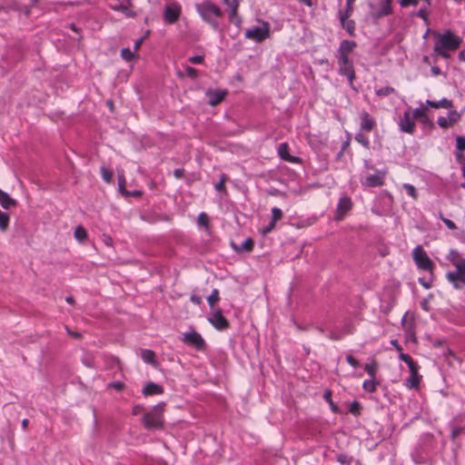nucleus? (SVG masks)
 I'll return each mask as SVG.
<instances>
[{"mask_svg": "<svg viewBox=\"0 0 465 465\" xmlns=\"http://www.w3.org/2000/svg\"><path fill=\"white\" fill-rule=\"evenodd\" d=\"M447 259L456 268V271L446 273L447 280L455 289L463 288L465 286V259L455 249L450 251Z\"/></svg>", "mask_w": 465, "mask_h": 465, "instance_id": "1", "label": "nucleus"}, {"mask_svg": "<svg viewBox=\"0 0 465 465\" xmlns=\"http://www.w3.org/2000/svg\"><path fill=\"white\" fill-rule=\"evenodd\" d=\"M195 8L204 22L208 23L214 30L219 28V24L215 20V17H221L223 11L218 5H214L210 0H205L196 4Z\"/></svg>", "mask_w": 465, "mask_h": 465, "instance_id": "2", "label": "nucleus"}, {"mask_svg": "<svg viewBox=\"0 0 465 465\" xmlns=\"http://www.w3.org/2000/svg\"><path fill=\"white\" fill-rule=\"evenodd\" d=\"M164 402H160L145 413L143 417V424L147 430H158L163 425Z\"/></svg>", "mask_w": 465, "mask_h": 465, "instance_id": "3", "label": "nucleus"}, {"mask_svg": "<svg viewBox=\"0 0 465 465\" xmlns=\"http://www.w3.org/2000/svg\"><path fill=\"white\" fill-rule=\"evenodd\" d=\"M461 42L462 39L460 36L455 35L450 31H447L439 35L434 46H436V50L439 51L440 48L455 51L460 48Z\"/></svg>", "mask_w": 465, "mask_h": 465, "instance_id": "4", "label": "nucleus"}, {"mask_svg": "<svg viewBox=\"0 0 465 465\" xmlns=\"http://www.w3.org/2000/svg\"><path fill=\"white\" fill-rule=\"evenodd\" d=\"M412 257L419 269L432 272L434 263L423 250L422 246L418 245L413 249Z\"/></svg>", "mask_w": 465, "mask_h": 465, "instance_id": "5", "label": "nucleus"}, {"mask_svg": "<svg viewBox=\"0 0 465 465\" xmlns=\"http://www.w3.org/2000/svg\"><path fill=\"white\" fill-rule=\"evenodd\" d=\"M270 36V27L268 23H263L262 26H254L245 32V38L252 39L261 43Z\"/></svg>", "mask_w": 465, "mask_h": 465, "instance_id": "6", "label": "nucleus"}, {"mask_svg": "<svg viewBox=\"0 0 465 465\" xmlns=\"http://www.w3.org/2000/svg\"><path fill=\"white\" fill-rule=\"evenodd\" d=\"M182 341L196 349L199 351H203L206 349V343L203 338L196 331H193L190 332H185Z\"/></svg>", "mask_w": 465, "mask_h": 465, "instance_id": "7", "label": "nucleus"}, {"mask_svg": "<svg viewBox=\"0 0 465 465\" xmlns=\"http://www.w3.org/2000/svg\"><path fill=\"white\" fill-rule=\"evenodd\" d=\"M182 13V7L178 3H172L166 5L163 9V20L168 25H173L177 22Z\"/></svg>", "mask_w": 465, "mask_h": 465, "instance_id": "8", "label": "nucleus"}, {"mask_svg": "<svg viewBox=\"0 0 465 465\" xmlns=\"http://www.w3.org/2000/svg\"><path fill=\"white\" fill-rule=\"evenodd\" d=\"M398 125L400 131L402 133L412 134L415 132L416 124L414 119L411 115L410 109L406 110L403 113V115L400 117Z\"/></svg>", "mask_w": 465, "mask_h": 465, "instance_id": "9", "label": "nucleus"}, {"mask_svg": "<svg viewBox=\"0 0 465 465\" xmlns=\"http://www.w3.org/2000/svg\"><path fill=\"white\" fill-rule=\"evenodd\" d=\"M386 171L378 170L372 174H369L361 182L363 186L366 187H379L384 184Z\"/></svg>", "mask_w": 465, "mask_h": 465, "instance_id": "10", "label": "nucleus"}, {"mask_svg": "<svg viewBox=\"0 0 465 465\" xmlns=\"http://www.w3.org/2000/svg\"><path fill=\"white\" fill-rule=\"evenodd\" d=\"M208 321L218 331H223L229 328V322L223 317L221 309H217L212 312L208 317Z\"/></svg>", "mask_w": 465, "mask_h": 465, "instance_id": "11", "label": "nucleus"}, {"mask_svg": "<svg viewBox=\"0 0 465 465\" xmlns=\"http://www.w3.org/2000/svg\"><path fill=\"white\" fill-rule=\"evenodd\" d=\"M339 73L341 75H344L348 78L350 85H352L353 80L355 79V71L353 68L352 62L350 59L345 61L338 60Z\"/></svg>", "mask_w": 465, "mask_h": 465, "instance_id": "12", "label": "nucleus"}, {"mask_svg": "<svg viewBox=\"0 0 465 465\" xmlns=\"http://www.w3.org/2000/svg\"><path fill=\"white\" fill-rule=\"evenodd\" d=\"M356 43L351 40H342L338 48V60L345 61L349 59V54L356 47Z\"/></svg>", "mask_w": 465, "mask_h": 465, "instance_id": "13", "label": "nucleus"}, {"mask_svg": "<svg viewBox=\"0 0 465 465\" xmlns=\"http://www.w3.org/2000/svg\"><path fill=\"white\" fill-rule=\"evenodd\" d=\"M360 120V130L361 132L370 133L376 125L375 119L367 111L361 112Z\"/></svg>", "mask_w": 465, "mask_h": 465, "instance_id": "14", "label": "nucleus"}, {"mask_svg": "<svg viewBox=\"0 0 465 465\" xmlns=\"http://www.w3.org/2000/svg\"><path fill=\"white\" fill-rule=\"evenodd\" d=\"M392 0H381V5L377 10L371 12V15L375 19H380L387 16L392 13L391 7Z\"/></svg>", "mask_w": 465, "mask_h": 465, "instance_id": "15", "label": "nucleus"}, {"mask_svg": "<svg viewBox=\"0 0 465 465\" xmlns=\"http://www.w3.org/2000/svg\"><path fill=\"white\" fill-rule=\"evenodd\" d=\"M227 94L226 91L223 90H211L206 91V96L208 97V104L212 106H215L220 104Z\"/></svg>", "mask_w": 465, "mask_h": 465, "instance_id": "16", "label": "nucleus"}, {"mask_svg": "<svg viewBox=\"0 0 465 465\" xmlns=\"http://www.w3.org/2000/svg\"><path fill=\"white\" fill-rule=\"evenodd\" d=\"M278 154L281 159H282L286 162L293 163L300 162L299 157L292 156L289 153V145L286 143H280V145L278 147Z\"/></svg>", "mask_w": 465, "mask_h": 465, "instance_id": "17", "label": "nucleus"}, {"mask_svg": "<svg viewBox=\"0 0 465 465\" xmlns=\"http://www.w3.org/2000/svg\"><path fill=\"white\" fill-rule=\"evenodd\" d=\"M352 203L351 200L348 196H342L340 198L338 205H337V212H338V219H341L343 215L351 209Z\"/></svg>", "mask_w": 465, "mask_h": 465, "instance_id": "18", "label": "nucleus"}, {"mask_svg": "<svg viewBox=\"0 0 465 465\" xmlns=\"http://www.w3.org/2000/svg\"><path fill=\"white\" fill-rule=\"evenodd\" d=\"M142 392L144 396L160 395L163 393V388L157 383L149 381L143 386Z\"/></svg>", "mask_w": 465, "mask_h": 465, "instance_id": "19", "label": "nucleus"}, {"mask_svg": "<svg viewBox=\"0 0 465 465\" xmlns=\"http://www.w3.org/2000/svg\"><path fill=\"white\" fill-rule=\"evenodd\" d=\"M425 104L427 106L435 108V109H439V108L451 109L453 107L452 101L449 100L447 98H442L440 101L427 100Z\"/></svg>", "mask_w": 465, "mask_h": 465, "instance_id": "20", "label": "nucleus"}, {"mask_svg": "<svg viewBox=\"0 0 465 465\" xmlns=\"http://www.w3.org/2000/svg\"><path fill=\"white\" fill-rule=\"evenodd\" d=\"M17 202L11 198L9 194L0 189V205L4 209H9L11 207L16 206Z\"/></svg>", "mask_w": 465, "mask_h": 465, "instance_id": "21", "label": "nucleus"}, {"mask_svg": "<svg viewBox=\"0 0 465 465\" xmlns=\"http://www.w3.org/2000/svg\"><path fill=\"white\" fill-rule=\"evenodd\" d=\"M232 247L238 252H251L254 247V242L252 238H247L241 245L232 242Z\"/></svg>", "mask_w": 465, "mask_h": 465, "instance_id": "22", "label": "nucleus"}, {"mask_svg": "<svg viewBox=\"0 0 465 465\" xmlns=\"http://www.w3.org/2000/svg\"><path fill=\"white\" fill-rule=\"evenodd\" d=\"M338 17L342 28L345 29L350 35H354L355 22L353 20H349V17L343 18V15H338Z\"/></svg>", "mask_w": 465, "mask_h": 465, "instance_id": "23", "label": "nucleus"}, {"mask_svg": "<svg viewBox=\"0 0 465 465\" xmlns=\"http://www.w3.org/2000/svg\"><path fill=\"white\" fill-rule=\"evenodd\" d=\"M399 359L408 365L410 372H417V371L419 370V365L413 361L411 355L401 352L399 355Z\"/></svg>", "mask_w": 465, "mask_h": 465, "instance_id": "24", "label": "nucleus"}, {"mask_svg": "<svg viewBox=\"0 0 465 465\" xmlns=\"http://www.w3.org/2000/svg\"><path fill=\"white\" fill-rule=\"evenodd\" d=\"M420 381V376L417 372H411L410 376L406 379V386L410 389L418 388Z\"/></svg>", "mask_w": 465, "mask_h": 465, "instance_id": "25", "label": "nucleus"}, {"mask_svg": "<svg viewBox=\"0 0 465 465\" xmlns=\"http://www.w3.org/2000/svg\"><path fill=\"white\" fill-rule=\"evenodd\" d=\"M140 356L145 363L155 365V354L153 351L143 349L141 351Z\"/></svg>", "mask_w": 465, "mask_h": 465, "instance_id": "26", "label": "nucleus"}, {"mask_svg": "<svg viewBox=\"0 0 465 465\" xmlns=\"http://www.w3.org/2000/svg\"><path fill=\"white\" fill-rule=\"evenodd\" d=\"M356 0H346L345 7L338 11V15H343L344 17H350L353 13V4Z\"/></svg>", "mask_w": 465, "mask_h": 465, "instance_id": "27", "label": "nucleus"}, {"mask_svg": "<svg viewBox=\"0 0 465 465\" xmlns=\"http://www.w3.org/2000/svg\"><path fill=\"white\" fill-rule=\"evenodd\" d=\"M377 385L378 382L375 381V378H371L363 381L362 388L365 391L374 392L377 389Z\"/></svg>", "mask_w": 465, "mask_h": 465, "instance_id": "28", "label": "nucleus"}, {"mask_svg": "<svg viewBox=\"0 0 465 465\" xmlns=\"http://www.w3.org/2000/svg\"><path fill=\"white\" fill-rule=\"evenodd\" d=\"M355 140L366 149L370 148V140L361 130L355 134Z\"/></svg>", "mask_w": 465, "mask_h": 465, "instance_id": "29", "label": "nucleus"}, {"mask_svg": "<svg viewBox=\"0 0 465 465\" xmlns=\"http://www.w3.org/2000/svg\"><path fill=\"white\" fill-rule=\"evenodd\" d=\"M10 217L7 213L0 211V230L5 232L9 225Z\"/></svg>", "mask_w": 465, "mask_h": 465, "instance_id": "30", "label": "nucleus"}, {"mask_svg": "<svg viewBox=\"0 0 465 465\" xmlns=\"http://www.w3.org/2000/svg\"><path fill=\"white\" fill-rule=\"evenodd\" d=\"M323 399L329 403L331 410L334 413H338L339 412L338 406L331 400V391L328 390V391H324Z\"/></svg>", "mask_w": 465, "mask_h": 465, "instance_id": "31", "label": "nucleus"}, {"mask_svg": "<svg viewBox=\"0 0 465 465\" xmlns=\"http://www.w3.org/2000/svg\"><path fill=\"white\" fill-rule=\"evenodd\" d=\"M74 235L75 239L78 240L79 242H84L87 238L86 230L81 225L75 228Z\"/></svg>", "mask_w": 465, "mask_h": 465, "instance_id": "32", "label": "nucleus"}, {"mask_svg": "<svg viewBox=\"0 0 465 465\" xmlns=\"http://www.w3.org/2000/svg\"><path fill=\"white\" fill-rule=\"evenodd\" d=\"M117 176H118L119 191L124 195V192L126 191V189H125L126 179H125V176H124V170L118 171Z\"/></svg>", "mask_w": 465, "mask_h": 465, "instance_id": "33", "label": "nucleus"}, {"mask_svg": "<svg viewBox=\"0 0 465 465\" xmlns=\"http://www.w3.org/2000/svg\"><path fill=\"white\" fill-rule=\"evenodd\" d=\"M396 90L393 87L391 86H385L381 87L380 89H377L375 91L376 95L380 97L388 96L390 94H395Z\"/></svg>", "mask_w": 465, "mask_h": 465, "instance_id": "34", "label": "nucleus"}, {"mask_svg": "<svg viewBox=\"0 0 465 465\" xmlns=\"http://www.w3.org/2000/svg\"><path fill=\"white\" fill-rule=\"evenodd\" d=\"M239 6V0H234V4L232 6V9L230 10L229 18L231 22L238 24L240 23V19L237 17V11Z\"/></svg>", "mask_w": 465, "mask_h": 465, "instance_id": "35", "label": "nucleus"}, {"mask_svg": "<svg viewBox=\"0 0 465 465\" xmlns=\"http://www.w3.org/2000/svg\"><path fill=\"white\" fill-rule=\"evenodd\" d=\"M426 111H427V109L425 107H423V106L416 108V109L413 110L411 117L414 120L415 119H420V118H425V120H428V116L426 114Z\"/></svg>", "mask_w": 465, "mask_h": 465, "instance_id": "36", "label": "nucleus"}, {"mask_svg": "<svg viewBox=\"0 0 465 465\" xmlns=\"http://www.w3.org/2000/svg\"><path fill=\"white\" fill-rule=\"evenodd\" d=\"M219 291L218 289H213L211 294L207 297V302L210 307H213L214 304L219 301Z\"/></svg>", "mask_w": 465, "mask_h": 465, "instance_id": "37", "label": "nucleus"}, {"mask_svg": "<svg viewBox=\"0 0 465 465\" xmlns=\"http://www.w3.org/2000/svg\"><path fill=\"white\" fill-rule=\"evenodd\" d=\"M461 434H465V425L451 427L450 436L453 440Z\"/></svg>", "mask_w": 465, "mask_h": 465, "instance_id": "38", "label": "nucleus"}, {"mask_svg": "<svg viewBox=\"0 0 465 465\" xmlns=\"http://www.w3.org/2000/svg\"><path fill=\"white\" fill-rule=\"evenodd\" d=\"M283 217L282 211L278 207H272V219L271 221L274 222L275 223L280 221Z\"/></svg>", "mask_w": 465, "mask_h": 465, "instance_id": "39", "label": "nucleus"}, {"mask_svg": "<svg viewBox=\"0 0 465 465\" xmlns=\"http://www.w3.org/2000/svg\"><path fill=\"white\" fill-rule=\"evenodd\" d=\"M402 186L405 189L408 195H410L412 199L416 200L418 198L416 188L412 184L404 183Z\"/></svg>", "mask_w": 465, "mask_h": 465, "instance_id": "40", "label": "nucleus"}, {"mask_svg": "<svg viewBox=\"0 0 465 465\" xmlns=\"http://www.w3.org/2000/svg\"><path fill=\"white\" fill-rule=\"evenodd\" d=\"M416 15L421 18L424 21L425 25H429V11L427 7L420 8L416 13Z\"/></svg>", "mask_w": 465, "mask_h": 465, "instance_id": "41", "label": "nucleus"}, {"mask_svg": "<svg viewBox=\"0 0 465 465\" xmlns=\"http://www.w3.org/2000/svg\"><path fill=\"white\" fill-rule=\"evenodd\" d=\"M134 51L129 48H123L121 50V57L125 61H131L134 57Z\"/></svg>", "mask_w": 465, "mask_h": 465, "instance_id": "42", "label": "nucleus"}, {"mask_svg": "<svg viewBox=\"0 0 465 465\" xmlns=\"http://www.w3.org/2000/svg\"><path fill=\"white\" fill-rule=\"evenodd\" d=\"M448 118H449V121L450 123L452 124H456L458 121H460V114L458 113L457 111L453 110V111H450L448 113Z\"/></svg>", "mask_w": 465, "mask_h": 465, "instance_id": "43", "label": "nucleus"}, {"mask_svg": "<svg viewBox=\"0 0 465 465\" xmlns=\"http://www.w3.org/2000/svg\"><path fill=\"white\" fill-rule=\"evenodd\" d=\"M226 180H227L226 174L223 173L220 176V181L215 184V190L218 191V192L225 191L224 183H225Z\"/></svg>", "mask_w": 465, "mask_h": 465, "instance_id": "44", "label": "nucleus"}, {"mask_svg": "<svg viewBox=\"0 0 465 465\" xmlns=\"http://www.w3.org/2000/svg\"><path fill=\"white\" fill-rule=\"evenodd\" d=\"M101 174L104 182L110 183L113 178V173L105 167H101Z\"/></svg>", "mask_w": 465, "mask_h": 465, "instance_id": "45", "label": "nucleus"}, {"mask_svg": "<svg viewBox=\"0 0 465 465\" xmlns=\"http://www.w3.org/2000/svg\"><path fill=\"white\" fill-rule=\"evenodd\" d=\"M364 370H365V371L368 373V375L371 378H375V374H376V371H377V365H376V363L366 364L365 367H364Z\"/></svg>", "mask_w": 465, "mask_h": 465, "instance_id": "46", "label": "nucleus"}, {"mask_svg": "<svg viewBox=\"0 0 465 465\" xmlns=\"http://www.w3.org/2000/svg\"><path fill=\"white\" fill-rule=\"evenodd\" d=\"M440 219L444 223V224L450 229V230H455L457 229V226L454 222L451 220L445 218L442 214V213H440Z\"/></svg>", "mask_w": 465, "mask_h": 465, "instance_id": "47", "label": "nucleus"}, {"mask_svg": "<svg viewBox=\"0 0 465 465\" xmlns=\"http://www.w3.org/2000/svg\"><path fill=\"white\" fill-rule=\"evenodd\" d=\"M456 148L458 151H465V136H457L456 138Z\"/></svg>", "mask_w": 465, "mask_h": 465, "instance_id": "48", "label": "nucleus"}, {"mask_svg": "<svg viewBox=\"0 0 465 465\" xmlns=\"http://www.w3.org/2000/svg\"><path fill=\"white\" fill-rule=\"evenodd\" d=\"M449 51L450 50L444 49V48H440V51L436 50V46H434V48H433V53L435 55H440L445 59H448L450 57Z\"/></svg>", "mask_w": 465, "mask_h": 465, "instance_id": "49", "label": "nucleus"}, {"mask_svg": "<svg viewBox=\"0 0 465 465\" xmlns=\"http://www.w3.org/2000/svg\"><path fill=\"white\" fill-rule=\"evenodd\" d=\"M185 73H186V75L188 77H190L191 79H196L198 77V71L193 67L186 66Z\"/></svg>", "mask_w": 465, "mask_h": 465, "instance_id": "50", "label": "nucleus"}, {"mask_svg": "<svg viewBox=\"0 0 465 465\" xmlns=\"http://www.w3.org/2000/svg\"><path fill=\"white\" fill-rule=\"evenodd\" d=\"M351 460H352V459H351V457H349L348 455H346V454H341V455H339V456H338V458H337V460H338L341 464H342V465H350V464H351Z\"/></svg>", "mask_w": 465, "mask_h": 465, "instance_id": "51", "label": "nucleus"}, {"mask_svg": "<svg viewBox=\"0 0 465 465\" xmlns=\"http://www.w3.org/2000/svg\"><path fill=\"white\" fill-rule=\"evenodd\" d=\"M350 412L353 415H360L361 405L358 401H353L349 409Z\"/></svg>", "mask_w": 465, "mask_h": 465, "instance_id": "52", "label": "nucleus"}, {"mask_svg": "<svg viewBox=\"0 0 465 465\" xmlns=\"http://www.w3.org/2000/svg\"><path fill=\"white\" fill-rule=\"evenodd\" d=\"M198 223L200 225H203V226H207L208 223H209V218L207 216V214L205 213H201L199 215H198Z\"/></svg>", "mask_w": 465, "mask_h": 465, "instance_id": "53", "label": "nucleus"}, {"mask_svg": "<svg viewBox=\"0 0 465 465\" xmlns=\"http://www.w3.org/2000/svg\"><path fill=\"white\" fill-rule=\"evenodd\" d=\"M344 335H345V332H339V331H331L329 333V338L332 341H339V340L342 339Z\"/></svg>", "mask_w": 465, "mask_h": 465, "instance_id": "54", "label": "nucleus"}, {"mask_svg": "<svg viewBox=\"0 0 465 465\" xmlns=\"http://www.w3.org/2000/svg\"><path fill=\"white\" fill-rule=\"evenodd\" d=\"M437 124L441 127V128H447L449 126L451 125V124L450 123L449 121V118H446V117H443V116H440L438 118L437 120Z\"/></svg>", "mask_w": 465, "mask_h": 465, "instance_id": "55", "label": "nucleus"}, {"mask_svg": "<svg viewBox=\"0 0 465 465\" xmlns=\"http://www.w3.org/2000/svg\"><path fill=\"white\" fill-rule=\"evenodd\" d=\"M275 224L276 223L274 222L271 221L267 226H265L264 228H262L261 230V233L262 235L268 234L269 232H271L275 228Z\"/></svg>", "mask_w": 465, "mask_h": 465, "instance_id": "56", "label": "nucleus"}, {"mask_svg": "<svg viewBox=\"0 0 465 465\" xmlns=\"http://www.w3.org/2000/svg\"><path fill=\"white\" fill-rule=\"evenodd\" d=\"M115 9L123 12L126 16H129V17L134 16V13L132 11H129L128 7L124 5H120Z\"/></svg>", "mask_w": 465, "mask_h": 465, "instance_id": "57", "label": "nucleus"}, {"mask_svg": "<svg viewBox=\"0 0 465 465\" xmlns=\"http://www.w3.org/2000/svg\"><path fill=\"white\" fill-rule=\"evenodd\" d=\"M188 61L192 64H203L204 61L203 55H193L188 58Z\"/></svg>", "mask_w": 465, "mask_h": 465, "instance_id": "58", "label": "nucleus"}, {"mask_svg": "<svg viewBox=\"0 0 465 465\" xmlns=\"http://www.w3.org/2000/svg\"><path fill=\"white\" fill-rule=\"evenodd\" d=\"M346 361L353 368H357L359 366L358 361L351 354L346 356Z\"/></svg>", "mask_w": 465, "mask_h": 465, "instance_id": "59", "label": "nucleus"}, {"mask_svg": "<svg viewBox=\"0 0 465 465\" xmlns=\"http://www.w3.org/2000/svg\"><path fill=\"white\" fill-rule=\"evenodd\" d=\"M419 3V0H400V5L402 7H406L409 5L416 6Z\"/></svg>", "mask_w": 465, "mask_h": 465, "instance_id": "60", "label": "nucleus"}, {"mask_svg": "<svg viewBox=\"0 0 465 465\" xmlns=\"http://www.w3.org/2000/svg\"><path fill=\"white\" fill-rule=\"evenodd\" d=\"M108 386L110 388H113V389L120 391H122L124 389V384L123 382H121V381H113V382L109 383Z\"/></svg>", "mask_w": 465, "mask_h": 465, "instance_id": "61", "label": "nucleus"}, {"mask_svg": "<svg viewBox=\"0 0 465 465\" xmlns=\"http://www.w3.org/2000/svg\"><path fill=\"white\" fill-rule=\"evenodd\" d=\"M124 195L128 197V196H134V197H140L142 195V192L141 191H124Z\"/></svg>", "mask_w": 465, "mask_h": 465, "instance_id": "62", "label": "nucleus"}, {"mask_svg": "<svg viewBox=\"0 0 465 465\" xmlns=\"http://www.w3.org/2000/svg\"><path fill=\"white\" fill-rule=\"evenodd\" d=\"M143 411V405H135L134 408H133V415H139L140 413H142Z\"/></svg>", "mask_w": 465, "mask_h": 465, "instance_id": "63", "label": "nucleus"}, {"mask_svg": "<svg viewBox=\"0 0 465 465\" xmlns=\"http://www.w3.org/2000/svg\"><path fill=\"white\" fill-rule=\"evenodd\" d=\"M183 174H184V169H183V168L175 169L173 172V175L177 179L183 178Z\"/></svg>", "mask_w": 465, "mask_h": 465, "instance_id": "64", "label": "nucleus"}]
</instances>
